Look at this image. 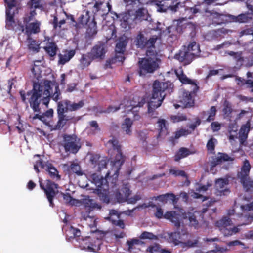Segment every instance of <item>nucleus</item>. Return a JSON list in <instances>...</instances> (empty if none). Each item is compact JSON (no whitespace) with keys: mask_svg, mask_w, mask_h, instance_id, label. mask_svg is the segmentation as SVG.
I'll use <instances>...</instances> for the list:
<instances>
[{"mask_svg":"<svg viewBox=\"0 0 253 253\" xmlns=\"http://www.w3.org/2000/svg\"><path fill=\"white\" fill-rule=\"evenodd\" d=\"M229 55L233 56L236 60H239L241 58L242 53L238 52L230 51L227 53Z\"/></svg>","mask_w":253,"mask_h":253,"instance_id":"052dcab7","label":"nucleus"},{"mask_svg":"<svg viewBox=\"0 0 253 253\" xmlns=\"http://www.w3.org/2000/svg\"><path fill=\"white\" fill-rule=\"evenodd\" d=\"M157 129L159 132L158 138L168 134V123L164 119H159L157 122Z\"/></svg>","mask_w":253,"mask_h":253,"instance_id":"bb28decb","label":"nucleus"},{"mask_svg":"<svg viewBox=\"0 0 253 253\" xmlns=\"http://www.w3.org/2000/svg\"><path fill=\"white\" fill-rule=\"evenodd\" d=\"M132 124L133 123L132 120L129 118H126L124 123H122L121 128L123 131L125 132L126 134L129 135L131 134L132 131L131 130V127Z\"/></svg>","mask_w":253,"mask_h":253,"instance_id":"f704fd0d","label":"nucleus"},{"mask_svg":"<svg viewBox=\"0 0 253 253\" xmlns=\"http://www.w3.org/2000/svg\"><path fill=\"white\" fill-rule=\"evenodd\" d=\"M196 153L195 151H191L188 148L186 147H181L175 153L173 156V160L175 162H179L181 159L188 157L191 154H193Z\"/></svg>","mask_w":253,"mask_h":253,"instance_id":"b1692460","label":"nucleus"},{"mask_svg":"<svg viewBox=\"0 0 253 253\" xmlns=\"http://www.w3.org/2000/svg\"><path fill=\"white\" fill-rule=\"evenodd\" d=\"M156 200H159L163 203H167L169 200L171 201L173 203L176 202V199L175 195L173 193H166L154 197Z\"/></svg>","mask_w":253,"mask_h":253,"instance_id":"72a5a7b5","label":"nucleus"},{"mask_svg":"<svg viewBox=\"0 0 253 253\" xmlns=\"http://www.w3.org/2000/svg\"><path fill=\"white\" fill-rule=\"evenodd\" d=\"M169 173L175 177L181 176L187 177V174L184 170L177 169L176 168L170 169L169 170Z\"/></svg>","mask_w":253,"mask_h":253,"instance_id":"a18cd8bd","label":"nucleus"},{"mask_svg":"<svg viewBox=\"0 0 253 253\" xmlns=\"http://www.w3.org/2000/svg\"><path fill=\"white\" fill-rule=\"evenodd\" d=\"M217 111V110L215 106H211L209 111H208V117L206 120V122H211L214 121Z\"/></svg>","mask_w":253,"mask_h":253,"instance_id":"c03bdc74","label":"nucleus"},{"mask_svg":"<svg viewBox=\"0 0 253 253\" xmlns=\"http://www.w3.org/2000/svg\"><path fill=\"white\" fill-rule=\"evenodd\" d=\"M149 17L147 11L143 8L139 9L134 15H131L130 12L126 13L123 15L121 25L123 28L128 29L130 28V25L133 22L136 23L138 21L147 20Z\"/></svg>","mask_w":253,"mask_h":253,"instance_id":"423d86ee","label":"nucleus"},{"mask_svg":"<svg viewBox=\"0 0 253 253\" xmlns=\"http://www.w3.org/2000/svg\"><path fill=\"white\" fill-rule=\"evenodd\" d=\"M251 168L249 160L245 159L243 162L240 170L237 172V177L246 192L253 193V179L249 176Z\"/></svg>","mask_w":253,"mask_h":253,"instance_id":"20e7f679","label":"nucleus"},{"mask_svg":"<svg viewBox=\"0 0 253 253\" xmlns=\"http://www.w3.org/2000/svg\"><path fill=\"white\" fill-rule=\"evenodd\" d=\"M223 16V15L215 13L211 15V18L214 23L219 24L222 23Z\"/></svg>","mask_w":253,"mask_h":253,"instance_id":"603ef678","label":"nucleus"},{"mask_svg":"<svg viewBox=\"0 0 253 253\" xmlns=\"http://www.w3.org/2000/svg\"><path fill=\"white\" fill-rule=\"evenodd\" d=\"M233 111L232 104L229 101L225 100L223 104V112L227 117H231V114Z\"/></svg>","mask_w":253,"mask_h":253,"instance_id":"79ce46f5","label":"nucleus"},{"mask_svg":"<svg viewBox=\"0 0 253 253\" xmlns=\"http://www.w3.org/2000/svg\"><path fill=\"white\" fill-rule=\"evenodd\" d=\"M228 184V180L227 179L219 178L216 180L215 183V187L216 190L219 192L220 195H224L225 192H229V190L224 189L225 185Z\"/></svg>","mask_w":253,"mask_h":253,"instance_id":"c85d7f7f","label":"nucleus"},{"mask_svg":"<svg viewBox=\"0 0 253 253\" xmlns=\"http://www.w3.org/2000/svg\"><path fill=\"white\" fill-rule=\"evenodd\" d=\"M217 142V140L213 138H211L208 141L206 145V148L208 152L210 154L215 153V143Z\"/></svg>","mask_w":253,"mask_h":253,"instance_id":"ea45409f","label":"nucleus"},{"mask_svg":"<svg viewBox=\"0 0 253 253\" xmlns=\"http://www.w3.org/2000/svg\"><path fill=\"white\" fill-rule=\"evenodd\" d=\"M41 113H36V114L34 115H30L29 119L31 120V121H34L36 119H39L42 122H43L45 124H47L48 120L47 118L44 115L43 113L42 114H40Z\"/></svg>","mask_w":253,"mask_h":253,"instance_id":"37998d69","label":"nucleus"},{"mask_svg":"<svg viewBox=\"0 0 253 253\" xmlns=\"http://www.w3.org/2000/svg\"><path fill=\"white\" fill-rule=\"evenodd\" d=\"M121 191L122 192L117 191L115 193V198L119 203L127 201L131 192L128 184H124Z\"/></svg>","mask_w":253,"mask_h":253,"instance_id":"6ab92c4d","label":"nucleus"},{"mask_svg":"<svg viewBox=\"0 0 253 253\" xmlns=\"http://www.w3.org/2000/svg\"><path fill=\"white\" fill-rule=\"evenodd\" d=\"M175 74L177 78L182 84L195 85L196 88L198 89V87L197 86L195 82L189 79L187 76L184 74L183 70H181L179 71H176L175 72Z\"/></svg>","mask_w":253,"mask_h":253,"instance_id":"c756f323","label":"nucleus"},{"mask_svg":"<svg viewBox=\"0 0 253 253\" xmlns=\"http://www.w3.org/2000/svg\"><path fill=\"white\" fill-rule=\"evenodd\" d=\"M63 146L66 152L76 154L82 147L81 139L75 134L63 136Z\"/></svg>","mask_w":253,"mask_h":253,"instance_id":"6e6552de","label":"nucleus"},{"mask_svg":"<svg viewBox=\"0 0 253 253\" xmlns=\"http://www.w3.org/2000/svg\"><path fill=\"white\" fill-rule=\"evenodd\" d=\"M172 3V0H163L157 4V10L159 12H166L168 10L175 11L176 6Z\"/></svg>","mask_w":253,"mask_h":253,"instance_id":"393cba45","label":"nucleus"},{"mask_svg":"<svg viewBox=\"0 0 253 253\" xmlns=\"http://www.w3.org/2000/svg\"><path fill=\"white\" fill-rule=\"evenodd\" d=\"M40 187L43 190L50 207L53 208L55 204L53 200L59 193V185L50 180H45L44 183L39 181Z\"/></svg>","mask_w":253,"mask_h":253,"instance_id":"0eeeda50","label":"nucleus"},{"mask_svg":"<svg viewBox=\"0 0 253 253\" xmlns=\"http://www.w3.org/2000/svg\"><path fill=\"white\" fill-rule=\"evenodd\" d=\"M92 59L90 58L88 53L83 54L80 60V66L82 69L87 67L91 63Z\"/></svg>","mask_w":253,"mask_h":253,"instance_id":"e433bc0d","label":"nucleus"},{"mask_svg":"<svg viewBox=\"0 0 253 253\" xmlns=\"http://www.w3.org/2000/svg\"><path fill=\"white\" fill-rule=\"evenodd\" d=\"M61 194L62 195L64 203L66 204L69 205H75L78 202V201L74 199L70 193H64L61 192Z\"/></svg>","mask_w":253,"mask_h":253,"instance_id":"a19ab883","label":"nucleus"},{"mask_svg":"<svg viewBox=\"0 0 253 253\" xmlns=\"http://www.w3.org/2000/svg\"><path fill=\"white\" fill-rule=\"evenodd\" d=\"M84 206L85 211H82V214L84 219L86 220L87 218H91L92 216L90 215L91 211L94 209L97 208L100 209L101 206L94 202V200L90 199H85L84 200Z\"/></svg>","mask_w":253,"mask_h":253,"instance_id":"2eb2a0df","label":"nucleus"},{"mask_svg":"<svg viewBox=\"0 0 253 253\" xmlns=\"http://www.w3.org/2000/svg\"><path fill=\"white\" fill-rule=\"evenodd\" d=\"M234 158L230 157L228 154L223 153H218V156L211 162V166L214 167L224 162L233 161Z\"/></svg>","mask_w":253,"mask_h":253,"instance_id":"a878e982","label":"nucleus"},{"mask_svg":"<svg viewBox=\"0 0 253 253\" xmlns=\"http://www.w3.org/2000/svg\"><path fill=\"white\" fill-rule=\"evenodd\" d=\"M62 230L64 231L66 239L71 240L76 237L81 236V231L77 228H74L72 226L66 225L63 226Z\"/></svg>","mask_w":253,"mask_h":253,"instance_id":"5701e85b","label":"nucleus"},{"mask_svg":"<svg viewBox=\"0 0 253 253\" xmlns=\"http://www.w3.org/2000/svg\"><path fill=\"white\" fill-rule=\"evenodd\" d=\"M190 132H189L188 130H185L183 129H181L180 130L176 131L175 133L174 139H177L179 138L180 137L182 136H186L189 134Z\"/></svg>","mask_w":253,"mask_h":253,"instance_id":"864d4df0","label":"nucleus"},{"mask_svg":"<svg viewBox=\"0 0 253 253\" xmlns=\"http://www.w3.org/2000/svg\"><path fill=\"white\" fill-rule=\"evenodd\" d=\"M198 53L197 51L196 53H190V51L187 48H183L175 54L174 58L180 62L189 64L193 60V55H197Z\"/></svg>","mask_w":253,"mask_h":253,"instance_id":"dca6fc26","label":"nucleus"},{"mask_svg":"<svg viewBox=\"0 0 253 253\" xmlns=\"http://www.w3.org/2000/svg\"><path fill=\"white\" fill-rule=\"evenodd\" d=\"M45 169L48 172L49 175L52 179L56 180L60 179V176L59 175L57 169L50 163H46V167Z\"/></svg>","mask_w":253,"mask_h":253,"instance_id":"7c9ffc66","label":"nucleus"},{"mask_svg":"<svg viewBox=\"0 0 253 253\" xmlns=\"http://www.w3.org/2000/svg\"><path fill=\"white\" fill-rule=\"evenodd\" d=\"M106 52L105 48H91L90 52H88L90 58L93 60L103 59Z\"/></svg>","mask_w":253,"mask_h":253,"instance_id":"cd10ccee","label":"nucleus"},{"mask_svg":"<svg viewBox=\"0 0 253 253\" xmlns=\"http://www.w3.org/2000/svg\"><path fill=\"white\" fill-rule=\"evenodd\" d=\"M171 84L169 82H160L155 81L153 84L152 97L147 103L148 108L156 109L162 104L166 95L165 91L169 92L171 89Z\"/></svg>","mask_w":253,"mask_h":253,"instance_id":"7ed1b4c3","label":"nucleus"},{"mask_svg":"<svg viewBox=\"0 0 253 253\" xmlns=\"http://www.w3.org/2000/svg\"><path fill=\"white\" fill-rule=\"evenodd\" d=\"M242 210L243 211H253V202L246 205H243L241 206Z\"/></svg>","mask_w":253,"mask_h":253,"instance_id":"bf43d9fd","label":"nucleus"},{"mask_svg":"<svg viewBox=\"0 0 253 253\" xmlns=\"http://www.w3.org/2000/svg\"><path fill=\"white\" fill-rule=\"evenodd\" d=\"M90 126L94 128V131L99 132L100 128L99 127L98 124L96 121H91L89 122Z\"/></svg>","mask_w":253,"mask_h":253,"instance_id":"69168bd1","label":"nucleus"},{"mask_svg":"<svg viewBox=\"0 0 253 253\" xmlns=\"http://www.w3.org/2000/svg\"><path fill=\"white\" fill-rule=\"evenodd\" d=\"M119 50H116V54L114 57L106 60L105 67V68H112L111 65L117 62H122L125 60L123 56L124 52L125 51L126 48H117Z\"/></svg>","mask_w":253,"mask_h":253,"instance_id":"412c9836","label":"nucleus"},{"mask_svg":"<svg viewBox=\"0 0 253 253\" xmlns=\"http://www.w3.org/2000/svg\"><path fill=\"white\" fill-rule=\"evenodd\" d=\"M248 8L251 10L250 13H248L247 14H241L237 17L233 18V21L235 22H238L240 23H244L248 22L250 19L252 18L251 15H253V8L252 6H248Z\"/></svg>","mask_w":253,"mask_h":253,"instance_id":"473e14b6","label":"nucleus"},{"mask_svg":"<svg viewBox=\"0 0 253 253\" xmlns=\"http://www.w3.org/2000/svg\"><path fill=\"white\" fill-rule=\"evenodd\" d=\"M35 165L43 169H45L46 167V163H45L43 160L41 159L36 161Z\"/></svg>","mask_w":253,"mask_h":253,"instance_id":"0e129e2a","label":"nucleus"},{"mask_svg":"<svg viewBox=\"0 0 253 253\" xmlns=\"http://www.w3.org/2000/svg\"><path fill=\"white\" fill-rule=\"evenodd\" d=\"M113 224L117 226H119L121 229H124L125 227V223L123 220L120 219L118 221H113Z\"/></svg>","mask_w":253,"mask_h":253,"instance_id":"774afa93","label":"nucleus"},{"mask_svg":"<svg viewBox=\"0 0 253 253\" xmlns=\"http://www.w3.org/2000/svg\"><path fill=\"white\" fill-rule=\"evenodd\" d=\"M43 84L42 86L34 83L32 90L26 93L24 90L19 92L22 101L26 105L29 103L34 113H41L42 101L47 108L50 98L55 102L60 99L61 92L58 84L49 80H44Z\"/></svg>","mask_w":253,"mask_h":253,"instance_id":"f257e3e1","label":"nucleus"},{"mask_svg":"<svg viewBox=\"0 0 253 253\" xmlns=\"http://www.w3.org/2000/svg\"><path fill=\"white\" fill-rule=\"evenodd\" d=\"M246 85V87L251 89L250 92L253 93V80L247 79L244 81Z\"/></svg>","mask_w":253,"mask_h":253,"instance_id":"e2e57ef3","label":"nucleus"},{"mask_svg":"<svg viewBox=\"0 0 253 253\" xmlns=\"http://www.w3.org/2000/svg\"><path fill=\"white\" fill-rule=\"evenodd\" d=\"M139 238L141 239L158 240V237L151 232L147 231L143 232Z\"/></svg>","mask_w":253,"mask_h":253,"instance_id":"49530a36","label":"nucleus"},{"mask_svg":"<svg viewBox=\"0 0 253 253\" xmlns=\"http://www.w3.org/2000/svg\"><path fill=\"white\" fill-rule=\"evenodd\" d=\"M156 109H153V108H148L147 114L149 117L151 118H157L159 113Z\"/></svg>","mask_w":253,"mask_h":253,"instance_id":"6e6d98bb","label":"nucleus"},{"mask_svg":"<svg viewBox=\"0 0 253 253\" xmlns=\"http://www.w3.org/2000/svg\"><path fill=\"white\" fill-rule=\"evenodd\" d=\"M200 212L198 211H195L194 213H188V219L189 221V225L194 227V228H197L199 226V222L197 219V215H199Z\"/></svg>","mask_w":253,"mask_h":253,"instance_id":"c9c22d12","label":"nucleus"},{"mask_svg":"<svg viewBox=\"0 0 253 253\" xmlns=\"http://www.w3.org/2000/svg\"><path fill=\"white\" fill-rule=\"evenodd\" d=\"M160 245L157 243L149 246L146 250L147 253H160Z\"/></svg>","mask_w":253,"mask_h":253,"instance_id":"09e8293b","label":"nucleus"},{"mask_svg":"<svg viewBox=\"0 0 253 253\" xmlns=\"http://www.w3.org/2000/svg\"><path fill=\"white\" fill-rule=\"evenodd\" d=\"M250 128V123L249 121L245 125L242 126L240 130V137L242 140H246L247 138Z\"/></svg>","mask_w":253,"mask_h":253,"instance_id":"4c0bfd02","label":"nucleus"},{"mask_svg":"<svg viewBox=\"0 0 253 253\" xmlns=\"http://www.w3.org/2000/svg\"><path fill=\"white\" fill-rule=\"evenodd\" d=\"M243 223L237 225V227L243 225H246L251 223L253 221V215H248L244 216L241 219Z\"/></svg>","mask_w":253,"mask_h":253,"instance_id":"8fccbe9b","label":"nucleus"},{"mask_svg":"<svg viewBox=\"0 0 253 253\" xmlns=\"http://www.w3.org/2000/svg\"><path fill=\"white\" fill-rule=\"evenodd\" d=\"M211 127L213 132H217L221 129V125L218 122H212L211 124Z\"/></svg>","mask_w":253,"mask_h":253,"instance_id":"4d7b16f0","label":"nucleus"},{"mask_svg":"<svg viewBox=\"0 0 253 253\" xmlns=\"http://www.w3.org/2000/svg\"><path fill=\"white\" fill-rule=\"evenodd\" d=\"M65 112L63 108H60L58 105L57 108V113L58 116V121L57 122V125H56V127L57 129H61L63 128V127L66 124L67 122L64 120V113Z\"/></svg>","mask_w":253,"mask_h":253,"instance_id":"2f4dec72","label":"nucleus"},{"mask_svg":"<svg viewBox=\"0 0 253 253\" xmlns=\"http://www.w3.org/2000/svg\"><path fill=\"white\" fill-rule=\"evenodd\" d=\"M70 170L78 175H82L83 172L81 171V167L77 163H72L70 166Z\"/></svg>","mask_w":253,"mask_h":253,"instance_id":"de8ad7c7","label":"nucleus"},{"mask_svg":"<svg viewBox=\"0 0 253 253\" xmlns=\"http://www.w3.org/2000/svg\"><path fill=\"white\" fill-rule=\"evenodd\" d=\"M152 208L156 207L157 211L155 213V216L159 219L164 218L165 219L169 220L171 222L174 223V226L176 228L178 229L180 226V222L179 221V214L175 211H170L166 212L164 214H163V211L161 207H157L155 204H152L150 205Z\"/></svg>","mask_w":253,"mask_h":253,"instance_id":"9d476101","label":"nucleus"},{"mask_svg":"<svg viewBox=\"0 0 253 253\" xmlns=\"http://www.w3.org/2000/svg\"><path fill=\"white\" fill-rule=\"evenodd\" d=\"M120 109V106L113 107L112 106H109L107 108V109L104 111V112L108 113H109L111 112H115L118 111V110H119Z\"/></svg>","mask_w":253,"mask_h":253,"instance_id":"338daca9","label":"nucleus"},{"mask_svg":"<svg viewBox=\"0 0 253 253\" xmlns=\"http://www.w3.org/2000/svg\"><path fill=\"white\" fill-rule=\"evenodd\" d=\"M56 0H30L28 3V5L31 9L29 15L26 16L24 18V22H31L33 18L36 15L35 10H32L33 8H39L43 10L46 8L48 5L53 4L55 2Z\"/></svg>","mask_w":253,"mask_h":253,"instance_id":"1a4fd4ad","label":"nucleus"},{"mask_svg":"<svg viewBox=\"0 0 253 253\" xmlns=\"http://www.w3.org/2000/svg\"><path fill=\"white\" fill-rule=\"evenodd\" d=\"M228 0H205L207 4H214L215 5H222L228 2Z\"/></svg>","mask_w":253,"mask_h":253,"instance_id":"3c124183","label":"nucleus"},{"mask_svg":"<svg viewBox=\"0 0 253 253\" xmlns=\"http://www.w3.org/2000/svg\"><path fill=\"white\" fill-rule=\"evenodd\" d=\"M232 224V221L228 216L224 217L216 222V226L220 228L221 232L224 236H231L239 232L240 229L237 226L233 228H228Z\"/></svg>","mask_w":253,"mask_h":253,"instance_id":"f8f14e48","label":"nucleus"},{"mask_svg":"<svg viewBox=\"0 0 253 253\" xmlns=\"http://www.w3.org/2000/svg\"><path fill=\"white\" fill-rule=\"evenodd\" d=\"M75 53L76 51L75 49H64L62 51V53L58 54L59 58L58 63L61 65H64L72 58V57L75 55Z\"/></svg>","mask_w":253,"mask_h":253,"instance_id":"4be33fe9","label":"nucleus"},{"mask_svg":"<svg viewBox=\"0 0 253 253\" xmlns=\"http://www.w3.org/2000/svg\"><path fill=\"white\" fill-rule=\"evenodd\" d=\"M83 242L84 248L89 251L96 252L100 249L101 241L98 238L91 239L88 237L84 240Z\"/></svg>","mask_w":253,"mask_h":253,"instance_id":"aec40b11","label":"nucleus"},{"mask_svg":"<svg viewBox=\"0 0 253 253\" xmlns=\"http://www.w3.org/2000/svg\"><path fill=\"white\" fill-rule=\"evenodd\" d=\"M91 178L92 182L100 188L97 190V192L100 200L103 203L108 204L110 202V197L108 193L109 185L107 179L96 173L92 174Z\"/></svg>","mask_w":253,"mask_h":253,"instance_id":"39448f33","label":"nucleus"},{"mask_svg":"<svg viewBox=\"0 0 253 253\" xmlns=\"http://www.w3.org/2000/svg\"><path fill=\"white\" fill-rule=\"evenodd\" d=\"M108 143L111 145L113 150H116L117 152L112 163L113 166L116 167L118 171L120 169L121 166L124 163L125 157L122 154L121 146L119 144V141L116 137H112V139H110Z\"/></svg>","mask_w":253,"mask_h":253,"instance_id":"9b49d317","label":"nucleus"},{"mask_svg":"<svg viewBox=\"0 0 253 253\" xmlns=\"http://www.w3.org/2000/svg\"><path fill=\"white\" fill-rule=\"evenodd\" d=\"M40 26L41 22L37 20L25 23V27L24 29L23 28L22 30L28 36V42L35 43V42L30 38L29 36L32 34L38 33L40 31Z\"/></svg>","mask_w":253,"mask_h":253,"instance_id":"ddd939ff","label":"nucleus"},{"mask_svg":"<svg viewBox=\"0 0 253 253\" xmlns=\"http://www.w3.org/2000/svg\"><path fill=\"white\" fill-rule=\"evenodd\" d=\"M46 51V52L51 57H53L57 53V49L58 48H44Z\"/></svg>","mask_w":253,"mask_h":253,"instance_id":"680f3d73","label":"nucleus"},{"mask_svg":"<svg viewBox=\"0 0 253 253\" xmlns=\"http://www.w3.org/2000/svg\"><path fill=\"white\" fill-rule=\"evenodd\" d=\"M155 48H140L145 52L146 57L139 58L138 62V73L139 75H146L148 73H153L159 68L161 60L158 58V52Z\"/></svg>","mask_w":253,"mask_h":253,"instance_id":"f03ea898","label":"nucleus"},{"mask_svg":"<svg viewBox=\"0 0 253 253\" xmlns=\"http://www.w3.org/2000/svg\"><path fill=\"white\" fill-rule=\"evenodd\" d=\"M84 100H81L78 103H73L68 100H64L58 102V105L63 108L65 112L68 111H75L79 110L84 106Z\"/></svg>","mask_w":253,"mask_h":253,"instance_id":"f3484780","label":"nucleus"},{"mask_svg":"<svg viewBox=\"0 0 253 253\" xmlns=\"http://www.w3.org/2000/svg\"><path fill=\"white\" fill-rule=\"evenodd\" d=\"M141 242L139 240L136 239H133L130 241H127V244L128 246V249L131 251L133 249V246L134 245H137Z\"/></svg>","mask_w":253,"mask_h":253,"instance_id":"13d9d810","label":"nucleus"},{"mask_svg":"<svg viewBox=\"0 0 253 253\" xmlns=\"http://www.w3.org/2000/svg\"><path fill=\"white\" fill-rule=\"evenodd\" d=\"M181 233L180 232H174L169 234V240L171 243H172L174 245L179 244L181 242Z\"/></svg>","mask_w":253,"mask_h":253,"instance_id":"58836bf2","label":"nucleus"},{"mask_svg":"<svg viewBox=\"0 0 253 253\" xmlns=\"http://www.w3.org/2000/svg\"><path fill=\"white\" fill-rule=\"evenodd\" d=\"M195 95L194 91H188L184 90L182 96L180 99V102L181 103L183 107L189 108L194 105V97Z\"/></svg>","mask_w":253,"mask_h":253,"instance_id":"a211bd4d","label":"nucleus"},{"mask_svg":"<svg viewBox=\"0 0 253 253\" xmlns=\"http://www.w3.org/2000/svg\"><path fill=\"white\" fill-rule=\"evenodd\" d=\"M4 1L7 5L6 10V25L8 29H10L12 27L14 23L13 19L14 10L13 9L16 6L17 2L15 0H4Z\"/></svg>","mask_w":253,"mask_h":253,"instance_id":"4468645a","label":"nucleus"},{"mask_svg":"<svg viewBox=\"0 0 253 253\" xmlns=\"http://www.w3.org/2000/svg\"><path fill=\"white\" fill-rule=\"evenodd\" d=\"M171 119L173 122H179L180 121H185L187 120V117L185 115H178L172 116Z\"/></svg>","mask_w":253,"mask_h":253,"instance_id":"5fc2aeb1","label":"nucleus"}]
</instances>
